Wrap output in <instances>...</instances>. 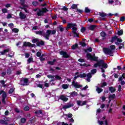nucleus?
<instances>
[{"label": "nucleus", "mask_w": 125, "mask_h": 125, "mask_svg": "<svg viewBox=\"0 0 125 125\" xmlns=\"http://www.w3.org/2000/svg\"><path fill=\"white\" fill-rule=\"evenodd\" d=\"M38 42H39V39H33L32 40V42L33 43H36V42H37V43H38Z\"/></svg>", "instance_id": "obj_35"}, {"label": "nucleus", "mask_w": 125, "mask_h": 125, "mask_svg": "<svg viewBox=\"0 0 125 125\" xmlns=\"http://www.w3.org/2000/svg\"><path fill=\"white\" fill-rule=\"evenodd\" d=\"M121 21H122V22H124V21H125V17H122L121 19H120Z\"/></svg>", "instance_id": "obj_61"}, {"label": "nucleus", "mask_w": 125, "mask_h": 125, "mask_svg": "<svg viewBox=\"0 0 125 125\" xmlns=\"http://www.w3.org/2000/svg\"><path fill=\"white\" fill-rule=\"evenodd\" d=\"M25 2V0H21V5H22V7H21V9H24V11L25 12H26V13H29V11H28V10H27L26 7H28V5H25V4H24Z\"/></svg>", "instance_id": "obj_8"}, {"label": "nucleus", "mask_w": 125, "mask_h": 125, "mask_svg": "<svg viewBox=\"0 0 125 125\" xmlns=\"http://www.w3.org/2000/svg\"><path fill=\"white\" fill-rule=\"evenodd\" d=\"M70 28H72L73 33L75 35L76 37H79V33H78V28H77V24L76 23H68L67 25V29H70Z\"/></svg>", "instance_id": "obj_4"}, {"label": "nucleus", "mask_w": 125, "mask_h": 125, "mask_svg": "<svg viewBox=\"0 0 125 125\" xmlns=\"http://www.w3.org/2000/svg\"><path fill=\"white\" fill-rule=\"evenodd\" d=\"M91 72L92 74H95L96 73V69H93Z\"/></svg>", "instance_id": "obj_50"}, {"label": "nucleus", "mask_w": 125, "mask_h": 125, "mask_svg": "<svg viewBox=\"0 0 125 125\" xmlns=\"http://www.w3.org/2000/svg\"><path fill=\"white\" fill-rule=\"evenodd\" d=\"M38 87H40V88H42V87H43V85H42V84L40 83L38 85Z\"/></svg>", "instance_id": "obj_52"}, {"label": "nucleus", "mask_w": 125, "mask_h": 125, "mask_svg": "<svg viewBox=\"0 0 125 125\" xmlns=\"http://www.w3.org/2000/svg\"><path fill=\"white\" fill-rule=\"evenodd\" d=\"M0 124H2L3 125H7V123L4 121V120H0Z\"/></svg>", "instance_id": "obj_36"}, {"label": "nucleus", "mask_w": 125, "mask_h": 125, "mask_svg": "<svg viewBox=\"0 0 125 125\" xmlns=\"http://www.w3.org/2000/svg\"><path fill=\"white\" fill-rule=\"evenodd\" d=\"M108 3L110 4H112L114 3V0H109Z\"/></svg>", "instance_id": "obj_59"}, {"label": "nucleus", "mask_w": 125, "mask_h": 125, "mask_svg": "<svg viewBox=\"0 0 125 125\" xmlns=\"http://www.w3.org/2000/svg\"><path fill=\"white\" fill-rule=\"evenodd\" d=\"M110 48H104L103 50L105 54L110 55V56H113V53H114V50L116 48V47L114 45H112L110 46Z\"/></svg>", "instance_id": "obj_3"}, {"label": "nucleus", "mask_w": 125, "mask_h": 125, "mask_svg": "<svg viewBox=\"0 0 125 125\" xmlns=\"http://www.w3.org/2000/svg\"><path fill=\"white\" fill-rule=\"evenodd\" d=\"M30 110V107L29 106H25L24 107V111H29Z\"/></svg>", "instance_id": "obj_51"}, {"label": "nucleus", "mask_w": 125, "mask_h": 125, "mask_svg": "<svg viewBox=\"0 0 125 125\" xmlns=\"http://www.w3.org/2000/svg\"><path fill=\"white\" fill-rule=\"evenodd\" d=\"M116 97V95L115 94H112V95H109L108 98L109 99V103H110V102H111V100L114 99V98H115Z\"/></svg>", "instance_id": "obj_21"}, {"label": "nucleus", "mask_w": 125, "mask_h": 125, "mask_svg": "<svg viewBox=\"0 0 125 125\" xmlns=\"http://www.w3.org/2000/svg\"><path fill=\"white\" fill-rule=\"evenodd\" d=\"M36 33L37 34V35H40L41 36H43V37H45V34H44V32H43V31H36Z\"/></svg>", "instance_id": "obj_18"}, {"label": "nucleus", "mask_w": 125, "mask_h": 125, "mask_svg": "<svg viewBox=\"0 0 125 125\" xmlns=\"http://www.w3.org/2000/svg\"><path fill=\"white\" fill-rule=\"evenodd\" d=\"M85 31V27H82L81 28L82 33H84Z\"/></svg>", "instance_id": "obj_53"}, {"label": "nucleus", "mask_w": 125, "mask_h": 125, "mask_svg": "<svg viewBox=\"0 0 125 125\" xmlns=\"http://www.w3.org/2000/svg\"><path fill=\"white\" fill-rule=\"evenodd\" d=\"M59 28L60 31L61 32H63V31H64V28H63V27H61V26H59Z\"/></svg>", "instance_id": "obj_49"}, {"label": "nucleus", "mask_w": 125, "mask_h": 125, "mask_svg": "<svg viewBox=\"0 0 125 125\" xmlns=\"http://www.w3.org/2000/svg\"><path fill=\"white\" fill-rule=\"evenodd\" d=\"M123 79H125V74H123L122 76L119 79V82H122L123 81Z\"/></svg>", "instance_id": "obj_32"}, {"label": "nucleus", "mask_w": 125, "mask_h": 125, "mask_svg": "<svg viewBox=\"0 0 125 125\" xmlns=\"http://www.w3.org/2000/svg\"><path fill=\"white\" fill-rule=\"evenodd\" d=\"M122 112L123 115H125V105H123Z\"/></svg>", "instance_id": "obj_45"}, {"label": "nucleus", "mask_w": 125, "mask_h": 125, "mask_svg": "<svg viewBox=\"0 0 125 125\" xmlns=\"http://www.w3.org/2000/svg\"><path fill=\"white\" fill-rule=\"evenodd\" d=\"M78 44H75L72 46V49H76L78 48Z\"/></svg>", "instance_id": "obj_33"}, {"label": "nucleus", "mask_w": 125, "mask_h": 125, "mask_svg": "<svg viewBox=\"0 0 125 125\" xmlns=\"http://www.w3.org/2000/svg\"><path fill=\"white\" fill-rule=\"evenodd\" d=\"M37 44L38 46H42V45H43V44H44V42L43 41H40V42H38L37 43Z\"/></svg>", "instance_id": "obj_22"}, {"label": "nucleus", "mask_w": 125, "mask_h": 125, "mask_svg": "<svg viewBox=\"0 0 125 125\" xmlns=\"http://www.w3.org/2000/svg\"><path fill=\"white\" fill-rule=\"evenodd\" d=\"M56 33V30H53L51 31V30H47L45 35V38L47 40H48V37L49 36H50V34L52 35H55V34Z\"/></svg>", "instance_id": "obj_7"}, {"label": "nucleus", "mask_w": 125, "mask_h": 125, "mask_svg": "<svg viewBox=\"0 0 125 125\" xmlns=\"http://www.w3.org/2000/svg\"><path fill=\"white\" fill-rule=\"evenodd\" d=\"M42 77V74L40 73L39 74H38L36 75V78H37V79H39V78H41Z\"/></svg>", "instance_id": "obj_47"}, {"label": "nucleus", "mask_w": 125, "mask_h": 125, "mask_svg": "<svg viewBox=\"0 0 125 125\" xmlns=\"http://www.w3.org/2000/svg\"><path fill=\"white\" fill-rule=\"evenodd\" d=\"M20 17L21 19H25V18H26V15L22 12H21L20 13Z\"/></svg>", "instance_id": "obj_20"}, {"label": "nucleus", "mask_w": 125, "mask_h": 125, "mask_svg": "<svg viewBox=\"0 0 125 125\" xmlns=\"http://www.w3.org/2000/svg\"><path fill=\"white\" fill-rule=\"evenodd\" d=\"M12 16H11V14H8L7 16V19H9L10 18H11Z\"/></svg>", "instance_id": "obj_63"}, {"label": "nucleus", "mask_w": 125, "mask_h": 125, "mask_svg": "<svg viewBox=\"0 0 125 125\" xmlns=\"http://www.w3.org/2000/svg\"><path fill=\"white\" fill-rule=\"evenodd\" d=\"M41 55H42V53L40 52H38L37 53V56H38V57H40Z\"/></svg>", "instance_id": "obj_57"}, {"label": "nucleus", "mask_w": 125, "mask_h": 125, "mask_svg": "<svg viewBox=\"0 0 125 125\" xmlns=\"http://www.w3.org/2000/svg\"><path fill=\"white\" fill-rule=\"evenodd\" d=\"M34 11L36 12L38 16H42V15H43V13H45V12L48 11V10H47L46 8H43L42 9L39 8L35 9L34 10Z\"/></svg>", "instance_id": "obj_5"}, {"label": "nucleus", "mask_w": 125, "mask_h": 125, "mask_svg": "<svg viewBox=\"0 0 125 125\" xmlns=\"http://www.w3.org/2000/svg\"><path fill=\"white\" fill-rule=\"evenodd\" d=\"M80 44L82 46H85V43L84 42H81Z\"/></svg>", "instance_id": "obj_54"}, {"label": "nucleus", "mask_w": 125, "mask_h": 125, "mask_svg": "<svg viewBox=\"0 0 125 125\" xmlns=\"http://www.w3.org/2000/svg\"><path fill=\"white\" fill-rule=\"evenodd\" d=\"M23 45L24 46H31V47H34L35 46V44H32L30 42H24L23 43Z\"/></svg>", "instance_id": "obj_16"}, {"label": "nucleus", "mask_w": 125, "mask_h": 125, "mask_svg": "<svg viewBox=\"0 0 125 125\" xmlns=\"http://www.w3.org/2000/svg\"><path fill=\"white\" fill-rule=\"evenodd\" d=\"M106 16V14L104 13H100V16H101V17H105Z\"/></svg>", "instance_id": "obj_34"}, {"label": "nucleus", "mask_w": 125, "mask_h": 125, "mask_svg": "<svg viewBox=\"0 0 125 125\" xmlns=\"http://www.w3.org/2000/svg\"><path fill=\"white\" fill-rule=\"evenodd\" d=\"M107 85V83L106 82H104L101 83V87H104V86H106Z\"/></svg>", "instance_id": "obj_39"}, {"label": "nucleus", "mask_w": 125, "mask_h": 125, "mask_svg": "<svg viewBox=\"0 0 125 125\" xmlns=\"http://www.w3.org/2000/svg\"><path fill=\"white\" fill-rule=\"evenodd\" d=\"M55 80H61V77L58 75L55 76Z\"/></svg>", "instance_id": "obj_41"}, {"label": "nucleus", "mask_w": 125, "mask_h": 125, "mask_svg": "<svg viewBox=\"0 0 125 125\" xmlns=\"http://www.w3.org/2000/svg\"><path fill=\"white\" fill-rule=\"evenodd\" d=\"M31 62H33V58H29L27 61V63L30 64Z\"/></svg>", "instance_id": "obj_30"}, {"label": "nucleus", "mask_w": 125, "mask_h": 125, "mask_svg": "<svg viewBox=\"0 0 125 125\" xmlns=\"http://www.w3.org/2000/svg\"><path fill=\"white\" fill-rule=\"evenodd\" d=\"M12 32H13L14 33H18V32H19V30L17 28H13L12 30Z\"/></svg>", "instance_id": "obj_31"}, {"label": "nucleus", "mask_w": 125, "mask_h": 125, "mask_svg": "<svg viewBox=\"0 0 125 125\" xmlns=\"http://www.w3.org/2000/svg\"><path fill=\"white\" fill-rule=\"evenodd\" d=\"M85 12L86 13H88V12H90V10L88 9V8L86 7L85 8Z\"/></svg>", "instance_id": "obj_43"}, {"label": "nucleus", "mask_w": 125, "mask_h": 125, "mask_svg": "<svg viewBox=\"0 0 125 125\" xmlns=\"http://www.w3.org/2000/svg\"><path fill=\"white\" fill-rule=\"evenodd\" d=\"M87 58L89 59V60H93V61H96L97 63L94 64V68H97V67H101V69L102 70V73H104L105 70L103 69H106L108 67V65L106 63L104 62V61L100 60L98 61V57H95V56H92L90 54H87Z\"/></svg>", "instance_id": "obj_1"}, {"label": "nucleus", "mask_w": 125, "mask_h": 125, "mask_svg": "<svg viewBox=\"0 0 125 125\" xmlns=\"http://www.w3.org/2000/svg\"><path fill=\"white\" fill-rule=\"evenodd\" d=\"M96 91H97L98 93H101L103 91V89L102 88H99L98 86H97Z\"/></svg>", "instance_id": "obj_24"}, {"label": "nucleus", "mask_w": 125, "mask_h": 125, "mask_svg": "<svg viewBox=\"0 0 125 125\" xmlns=\"http://www.w3.org/2000/svg\"><path fill=\"white\" fill-rule=\"evenodd\" d=\"M61 55H62V57H64V58H69L70 57V55H69L66 52H64L62 51L60 52Z\"/></svg>", "instance_id": "obj_12"}, {"label": "nucleus", "mask_w": 125, "mask_h": 125, "mask_svg": "<svg viewBox=\"0 0 125 125\" xmlns=\"http://www.w3.org/2000/svg\"><path fill=\"white\" fill-rule=\"evenodd\" d=\"M10 51V49L9 48L4 50L3 51L0 52L1 55H4L7 53V52H9Z\"/></svg>", "instance_id": "obj_19"}, {"label": "nucleus", "mask_w": 125, "mask_h": 125, "mask_svg": "<svg viewBox=\"0 0 125 125\" xmlns=\"http://www.w3.org/2000/svg\"><path fill=\"white\" fill-rule=\"evenodd\" d=\"M21 122L22 123H25V122H26V119L25 118H22L21 119Z\"/></svg>", "instance_id": "obj_62"}, {"label": "nucleus", "mask_w": 125, "mask_h": 125, "mask_svg": "<svg viewBox=\"0 0 125 125\" xmlns=\"http://www.w3.org/2000/svg\"><path fill=\"white\" fill-rule=\"evenodd\" d=\"M96 28V26L95 25H90L88 27L89 30H90L91 31H93L94 29Z\"/></svg>", "instance_id": "obj_23"}, {"label": "nucleus", "mask_w": 125, "mask_h": 125, "mask_svg": "<svg viewBox=\"0 0 125 125\" xmlns=\"http://www.w3.org/2000/svg\"><path fill=\"white\" fill-rule=\"evenodd\" d=\"M28 79H22L21 81V84L22 85H27V84H28Z\"/></svg>", "instance_id": "obj_11"}, {"label": "nucleus", "mask_w": 125, "mask_h": 125, "mask_svg": "<svg viewBox=\"0 0 125 125\" xmlns=\"http://www.w3.org/2000/svg\"><path fill=\"white\" fill-rule=\"evenodd\" d=\"M85 77H86V81L87 82H90V78H91L92 76H91V74L90 73H88V74H85V73H83V74H81L79 75V72H76L75 73V76L74 78V80H77V79L78 78H85Z\"/></svg>", "instance_id": "obj_2"}, {"label": "nucleus", "mask_w": 125, "mask_h": 125, "mask_svg": "<svg viewBox=\"0 0 125 125\" xmlns=\"http://www.w3.org/2000/svg\"><path fill=\"white\" fill-rule=\"evenodd\" d=\"M109 90L111 92H115V91H116V89L113 87H109Z\"/></svg>", "instance_id": "obj_28"}, {"label": "nucleus", "mask_w": 125, "mask_h": 125, "mask_svg": "<svg viewBox=\"0 0 125 125\" xmlns=\"http://www.w3.org/2000/svg\"><path fill=\"white\" fill-rule=\"evenodd\" d=\"M123 33L124 31H123V30H121L120 31H118V35H119V36H122Z\"/></svg>", "instance_id": "obj_38"}, {"label": "nucleus", "mask_w": 125, "mask_h": 125, "mask_svg": "<svg viewBox=\"0 0 125 125\" xmlns=\"http://www.w3.org/2000/svg\"><path fill=\"white\" fill-rule=\"evenodd\" d=\"M60 98L61 99V100H62V101H64V102L68 101V98L66 97V96L64 95L61 96Z\"/></svg>", "instance_id": "obj_17"}, {"label": "nucleus", "mask_w": 125, "mask_h": 125, "mask_svg": "<svg viewBox=\"0 0 125 125\" xmlns=\"http://www.w3.org/2000/svg\"><path fill=\"white\" fill-rule=\"evenodd\" d=\"M77 104L78 106H83L86 104V101H77Z\"/></svg>", "instance_id": "obj_13"}, {"label": "nucleus", "mask_w": 125, "mask_h": 125, "mask_svg": "<svg viewBox=\"0 0 125 125\" xmlns=\"http://www.w3.org/2000/svg\"><path fill=\"white\" fill-rule=\"evenodd\" d=\"M60 125H68V124L65 123H64V122H62V123H61L60 124Z\"/></svg>", "instance_id": "obj_64"}, {"label": "nucleus", "mask_w": 125, "mask_h": 125, "mask_svg": "<svg viewBox=\"0 0 125 125\" xmlns=\"http://www.w3.org/2000/svg\"><path fill=\"white\" fill-rule=\"evenodd\" d=\"M85 52H91L92 51V48L91 47H89L88 49L84 50Z\"/></svg>", "instance_id": "obj_27"}, {"label": "nucleus", "mask_w": 125, "mask_h": 125, "mask_svg": "<svg viewBox=\"0 0 125 125\" xmlns=\"http://www.w3.org/2000/svg\"><path fill=\"white\" fill-rule=\"evenodd\" d=\"M2 11L3 13H6L7 12V9H2Z\"/></svg>", "instance_id": "obj_55"}, {"label": "nucleus", "mask_w": 125, "mask_h": 125, "mask_svg": "<svg viewBox=\"0 0 125 125\" xmlns=\"http://www.w3.org/2000/svg\"><path fill=\"white\" fill-rule=\"evenodd\" d=\"M70 95L71 96H77L78 95V93H77L76 91H73L70 93Z\"/></svg>", "instance_id": "obj_26"}, {"label": "nucleus", "mask_w": 125, "mask_h": 125, "mask_svg": "<svg viewBox=\"0 0 125 125\" xmlns=\"http://www.w3.org/2000/svg\"><path fill=\"white\" fill-rule=\"evenodd\" d=\"M55 61H56V60L54 59V60H53V61L48 62V64H50V65H53V64H54V62H55Z\"/></svg>", "instance_id": "obj_29"}, {"label": "nucleus", "mask_w": 125, "mask_h": 125, "mask_svg": "<svg viewBox=\"0 0 125 125\" xmlns=\"http://www.w3.org/2000/svg\"><path fill=\"white\" fill-rule=\"evenodd\" d=\"M2 94V102L5 104V98L6 97V93L3 91H0V95Z\"/></svg>", "instance_id": "obj_9"}, {"label": "nucleus", "mask_w": 125, "mask_h": 125, "mask_svg": "<svg viewBox=\"0 0 125 125\" xmlns=\"http://www.w3.org/2000/svg\"><path fill=\"white\" fill-rule=\"evenodd\" d=\"M38 4H39V3L37 1H34L33 2V5H34V6H37V5H38Z\"/></svg>", "instance_id": "obj_46"}, {"label": "nucleus", "mask_w": 125, "mask_h": 125, "mask_svg": "<svg viewBox=\"0 0 125 125\" xmlns=\"http://www.w3.org/2000/svg\"><path fill=\"white\" fill-rule=\"evenodd\" d=\"M47 77L48 79H54V76L51 75H47Z\"/></svg>", "instance_id": "obj_44"}, {"label": "nucleus", "mask_w": 125, "mask_h": 125, "mask_svg": "<svg viewBox=\"0 0 125 125\" xmlns=\"http://www.w3.org/2000/svg\"><path fill=\"white\" fill-rule=\"evenodd\" d=\"M78 7V5L77 4H73L71 6V8L73 9H76V8H77Z\"/></svg>", "instance_id": "obj_37"}, {"label": "nucleus", "mask_w": 125, "mask_h": 125, "mask_svg": "<svg viewBox=\"0 0 125 125\" xmlns=\"http://www.w3.org/2000/svg\"><path fill=\"white\" fill-rule=\"evenodd\" d=\"M72 85H73L75 88H80V87H82V85L79 84V83L75 81L72 82Z\"/></svg>", "instance_id": "obj_14"}, {"label": "nucleus", "mask_w": 125, "mask_h": 125, "mask_svg": "<svg viewBox=\"0 0 125 125\" xmlns=\"http://www.w3.org/2000/svg\"><path fill=\"white\" fill-rule=\"evenodd\" d=\"M98 123L99 124V125H103V124H104V125H110L109 121L107 120H105L104 122H103V121L98 120Z\"/></svg>", "instance_id": "obj_10"}, {"label": "nucleus", "mask_w": 125, "mask_h": 125, "mask_svg": "<svg viewBox=\"0 0 125 125\" xmlns=\"http://www.w3.org/2000/svg\"><path fill=\"white\" fill-rule=\"evenodd\" d=\"M117 42H123V40L121 39L118 38V36H115L113 37L111 40V42H115L116 45H120V43Z\"/></svg>", "instance_id": "obj_6"}, {"label": "nucleus", "mask_w": 125, "mask_h": 125, "mask_svg": "<svg viewBox=\"0 0 125 125\" xmlns=\"http://www.w3.org/2000/svg\"><path fill=\"white\" fill-rule=\"evenodd\" d=\"M14 91V88H11L9 91V93L10 94L12 93V92H13Z\"/></svg>", "instance_id": "obj_42"}, {"label": "nucleus", "mask_w": 125, "mask_h": 125, "mask_svg": "<svg viewBox=\"0 0 125 125\" xmlns=\"http://www.w3.org/2000/svg\"><path fill=\"white\" fill-rule=\"evenodd\" d=\"M62 87L63 89H67V88H69V84H63L62 85Z\"/></svg>", "instance_id": "obj_25"}, {"label": "nucleus", "mask_w": 125, "mask_h": 125, "mask_svg": "<svg viewBox=\"0 0 125 125\" xmlns=\"http://www.w3.org/2000/svg\"><path fill=\"white\" fill-rule=\"evenodd\" d=\"M62 9L63 10H64V11H67V10H68V8H67V7L64 6L63 7Z\"/></svg>", "instance_id": "obj_56"}, {"label": "nucleus", "mask_w": 125, "mask_h": 125, "mask_svg": "<svg viewBox=\"0 0 125 125\" xmlns=\"http://www.w3.org/2000/svg\"><path fill=\"white\" fill-rule=\"evenodd\" d=\"M78 61L79 62H84V60L83 59H80L78 60Z\"/></svg>", "instance_id": "obj_60"}, {"label": "nucleus", "mask_w": 125, "mask_h": 125, "mask_svg": "<svg viewBox=\"0 0 125 125\" xmlns=\"http://www.w3.org/2000/svg\"><path fill=\"white\" fill-rule=\"evenodd\" d=\"M101 37H106V33L104 32H102L101 33Z\"/></svg>", "instance_id": "obj_40"}, {"label": "nucleus", "mask_w": 125, "mask_h": 125, "mask_svg": "<svg viewBox=\"0 0 125 125\" xmlns=\"http://www.w3.org/2000/svg\"><path fill=\"white\" fill-rule=\"evenodd\" d=\"M74 106V104L72 103H69L67 105H63L62 106L63 109H68L69 108H71V107H73Z\"/></svg>", "instance_id": "obj_15"}, {"label": "nucleus", "mask_w": 125, "mask_h": 125, "mask_svg": "<svg viewBox=\"0 0 125 125\" xmlns=\"http://www.w3.org/2000/svg\"><path fill=\"white\" fill-rule=\"evenodd\" d=\"M36 114H42V110H38L37 111H36Z\"/></svg>", "instance_id": "obj_58"}, {"label": "nucleus", "mask_w": 125, "mask_h": 125, "mask_svg": "<svg viewBox=\"0 0 125 125\" xmlns=\"http://www.w3.org/2000/svg\"><path fill=\"white\" fill-rule=\"evenodd\" d=\"M66 117H68V118H72L73 117V115L71 113L68 114L66 115Z\"/></svg>", "instance_id": "obj_48"}]
</instances>
